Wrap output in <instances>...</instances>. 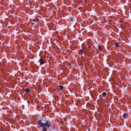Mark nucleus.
<instances>
[{
  "label": "nucleus",
  "mask_w": 131,
  "mask_h": 131,
  "mask_svg": "<svg viewBox=\"0 0 131 131\" xmlns=\"http://www.w3.org/2000/svg\"><path fill=\"white\" fill-rule=\"evenodd\" d=\"M107 93H106L105 92H103L102 94V95L103 96H105L106 95Z\"/></svg>",
  "instance_id": "0eeeda50"
},
{
  "label": "nucleus",
  "mask_w": 131,
  "mask_h": 131,
  "mask_svg": "<svg viewBox=\"0 0 131 131\" xmlns=\"http://www.w3.org/2000/svg\"><path fill=\"white\" fill-rule=\"evenodd\" d=\"M43 127V128L42 130V131H47V129L46 128L47 127Z\"/></svg>",
  "instance_id": "423d86ee"
},
{
  "label": "nucleus",
  "mask_w": 131,
  "mask_h": 131,
  "mask_svg": "<svg viewBox=\"0 0 131 131\" xmlns=\"http://www.w3.org/2000/svg\"><path fill=\"white\" fill-rule=\"evenodd\" d=\"M115 45L116 47H118L119 46V45L117 43H116Z\"/></svg>",
  "instance_id": "1a4fd4ad"
},
{
  "label": "nucleus",
  "mask_w": 131,
  "mask_h": 131,
  "mask_svg": "<svg viewBox=\"0 0 131 131\" xmlns=\"http://www.w3.org/2000/svg\"><path fill=\"white\" fill-rule=\"evenodd\" d=\"M39 61L40 62V64H43L45 63V61L43 59H41L39 60Z\"/></svg>",
  "instance_id": "f03ea898"
},
{
  "label": "nucleus",
  "mask_w": 131,
  "mask_h": 131,
  "mask_svg": "<svg viewBox=\"0 0 131 131\" xmlns=\"http://www.w3.org/2000/svg\"><path fill=\"white\" fill-rule=\"evenodd\" d=\"M59 87L61 90L63 88V86L60 85L59 86Z\"/></svg>",
  "instance_id": "6e6552de"
},
{
  "label": "nucleus",
  "mask_w": 131,
  "mask_h": 131,
  "mask_svg": "<svg viewBox=\"0 0 131 131\" xmlns=\"http://www.w3.org/2000/svg\"><path fill=\"white\" fill-rule=\"evenodd\" d=\"M78 53L80 54H83V52L82 49H81L79 50Z\"/></svg>",
  "instance_id": "7ed1b4c3"
},
{
  "label": "nucleus",
  "mask_w": 131,
  "mask_h": 131,
  "mask_svg": "<svg viewBox=\"0 0 131 131\" xmlns=\"http://www.w3.org/2000/svg\"><path fill=\"white\" fill-rule=\"evenodd\" d=\"M65 121H66V119H64Z\"/></svg>",
  "instance_id": "f8f14e48"
},
{
  "label": "nucleus",
  "mask_w": 131,
  "mask_h": 131,
  "mask_svg": "<svg viewBox=\"0 0 131 131\" xmlns=\"http://www.w3.org/2000/svg\"><path fill=\"white\" fill-rule=\"evenodd\" d=\"M25 91L26 92L29 93L30 92V90L28 88H26L25 90Z\"/></svg>",
  "instance_id": "20e7f679"
},
{
  "label": "nucleus",
  "mask_w": 131,
  "mask_h": 131,
  "mask_svg": "<svg viewBox=\"0 0 131 131\" xmlns=\"http://www.w3.org/2000/svg\"><path fill=\"white\" fill-rule=\"evenodd\" d=\"M123 116L124 117L126 118V117H127V115L126 114H123Z\"/></svg>",
  "instance_id": "9d476101"
},
{
  "label": "nucleus",
  "mask_w": 131,
  "mask_h": 131,
  "mask_svg": "<svg viewBox=\"0 0 131 131\" xmlns=\"http://www.w3.org/2000/svg\"><path fill=\"white\" fill-rule=\"evenodd\" d=\"M99 50H101V47L100 45H99Z\"/></svg>",
  "instance_id": "9b49d317"
},
{
  "label": "nucleus",
  "mask_w": 131,
  "mask_h": 131,
  "mask_svg": "<svg viewBox=\"0 0 131 131\" xmlns=\"http://www.w3.org/2000/svg\"><path fill=\"white\" fill-rule=\"evenodd\" d=\"M38 123L41 127H45L48 128H49L52 125L50 122L46 119L44 120L41 119L38 120Z\"/></svg>",
  "instance_id": "f257e3e1"
},
{
  "label": "nucleus",
  "mask_w": 131,
  "mask_h": 131,
  "mask_svg": "<svg viewBox=\"0 0 131 131\" xmlns=\"http://www.w3.org/2000/svg\"><path fill=\"white\" fill-rule=\"evenodd\" d=\"M39 19H33V21L34 22H37L39 21Z\"/></svg>",
  "instance_id": "39448f33"
}]
</instances>
